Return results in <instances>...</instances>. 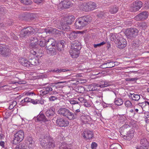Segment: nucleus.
Here are the masks:
<instances>
[{
    "mask_svg": "<svg viewBox=\"0 0 149 149\" xmlns=\"http://www.w3.org/2000/svg\"><path fill=\"white\" fill-rule=\"evenodd\" d=\"M33 39H31V41L29 45V47L33 49L30 51V53L33 55H36L38 52L39 49V45L37 43L38 40L37 38L34 37L33 38Z\"/></svg>",
    "mask_w": 149,
    "mask_h": 149,
    "instance_id": "nucleus-1",
    "label": "nucleus"
},
{
    "mask_svg": "<svg viewBox=\"0 0 149 149\" xmlns=\"http://www.w3.org/2000/svg\"><path fill=\"white\" fill-rule=\"evenodd\" d=\"M24 137V131L22 130H19L14 135V138L12 143L16 145L22 141Z\"/></svg>",
    "mask_w": 149,
    "mask_h": 149,
    "instance_id": "nucleus-2",
    "label": "nucleus"
},
{
    "mask_svg": "<svg viewBox=\"0 0 149 149\" xmlns=\"http://www.w3.org/2000/svg\"><path fill=\"white\" fill-rule=\"evenodd\" d=\"M138 32V30L136 28H130L126 30L125 34L128 38L132 39L136 37Z\"/></svg>",
    "mask_w": 149,
    "mask_h": 149,
    "instance_id": "nucleus-3",
    "label": "nucleus"
},
{
    "mask_svg": "<svg viewBox=\"0 0 149 149\" xmlns=\"http://www.w3.org/2000/svg\"><path fill=\"white\" fill-rule=\"evenodd\" d=\"M51 137L48 134H45L41 135L40 138V143L42 147H45L48 141L51 139Z\"/></svg>",
    "mask_w": 149,
    "mask_h": 149,
    "instance_id": "nucleus-4",
    "label": "nucleus"
},
{
    "mask_svg": "<svg viewBox=\"0 0 149 149\" xmlns=\"http://www.w3.org/2000/svg\"><path fill=\"white\" fill-rule=\"evenodd\" d=\"M142 6V3L141 1H136L131 4L130 9L131 12H135L138 11Z\"/></svg>",
    "mask_w": 149,
    "mask_h": 149,
    "instance_id": "nucleus-5",
    "label": "nucleus"
},
{
    "mask_svg": "<svg viewBox=\"0 0 149 149\" xmlns=\"http://www.w3.org/2000/svg\"><path fill=\"white\" fill-rule=\"evenodd\" d=\"M116 43L118 47L121 49L124 48L127 44L126 39L121 36L118 38L117 37Z\"/></svg>",
    "mask_w": 149,
    "mask_h": 149,
    "instance_id": "nucleus-6",
    "label": "nucleus"
},
{
    "mask_svg": "<svg viewBox=\"0 0 149 149\" xmlns=\"http://www.w3.org/2000/svg\"><path fill=\"white\" fill-rule=\"evenodd\" d=\"M56 123L58 126L66 127L68 125L69 122L66 120L59 117L56 120Z\"/></svg>",
    "mask_w": 149,
    "mask_h": 149,
    "instance_id": "nucleus-7",
    "label": "nucleus"
},
{
    "mask_svg": "<svg viewBox=\"0 0 149 149\" xmlns=\"http://www.w3.org/2000/svg\"><path fill=\"white\" fill-rule=\"evenodd\" d=\"M48 83L44 84H42V86H44L43 87V91H42L41 93L43 95H45L48 93L50 91H51L53 90L52 88L56 87L54 84H53L52 85L46 86V85L48 84Z\"/></svg>",
    "mask_w": 149,
    "mask_h": 149,
    "instance_id": "nucleus-8",
    "label": "nucleus"
},
{
    "mask_svg": "<svg viewBox=\"0 0 149 149\" xmlns=\"http://www.w3.org/2000/svg\"><path fill=\"white\" fill-rule=\"evenodd\" d=\"M81 136L86 140H90L93 137V134L92 131L87 130L83 132L81 134Z\"/></svg>",
    "mask_w": 149,
    "mask_h": 149,
    "instance_id": "nucleus-9",
    "label": "nucleus"
},
{
    "mask_svg": "<svg viewBox=\"0 0 149 149\" xmlns=\"http://www.w3.org/2000/svg\"><path fill=\"white\" fill-rule=\"evenodd\" d=\"M33 29L31 26H29L26 28L24 29L21 32V36L24 37L26 35H29L33 32Z\"/></svg>",
    "mask_w": 149,
    "mask_h": 149,
    "instance_id": "nucleus-10",
    "label": "nucleus"
},
{
    "mask_svg": "<svg viewBox=\"0 0 149 149\" xmlns=\"http://www.w3.org/2000/svg\"><path fill=\"white\" fill-rule=\"evenodd\" d=\"M148 16V13L146 11H143L136 16L135 19L137 21L144 20L147 18Z\"/></svg>",
    "mask_w": 149,
    "mask_h": 149,
    "instance_id": "nucleus-11",
    "label": "nucleus"
},
{
    "mask_svg": "<svg viewBox=\"0 0 149 149\" xmlns=\"http://www.w3.org/2000/svg\"><path fill=\"white\" fill-rule=\"evenodd\" d=\"M127 133L124 134V133L121 134V136L123 137L124 139L129 140L132 139L134 136V132L132 130H130L128 132H126Z\"/></svg>",
    "mask_w": 149,
    "mask_h": 149,
    "instance_id": "nucleus-12",
    "label": "nucleus"
},
{
    "mask_svg": "<svg viewBox=\"0 0 149 149\" xmlns=\"http://www.w3.org/2000/svg\"><path fill=\"white\" fill-rule=\"evenodd\" d=\"M65 117L67 118L68 120H74L77 118L74 112H72L68 109L67 112L65 114Z\"/></svg>",
    "mask_w": 149,
    "mask_h": 149,
    "instance_id": "nucleus-13",
    "label": "nucleus"
},
{
    "mask_svg": "<svg viewBox=\"0 0 149 149\" xmlns=\"http://www.w3.org/2000/svg\"><path fill=\"white\" fill-rule=\"evenodd\" d=\"M56 41L53 38H50L46 41V48L47 49H49L51 48L49 47H54L55 45Z\"/></svg>",
    "mask_w": 149,
    "mask_h": 149,
    "instance_id": "nucleus-14",
    "label": "nucleus"
},
{
    "mask_svg": "<svg viewBox=\"0 0 149 149\" xmlns=\"http://www.w3.org/2000/svg\"><path fill=\"white\" fill-rule=\"evenodd\" d=\"M60 4L61 5H62V8L65 9L68 8L72 6V5L71 2L68 0L62 1L60 3Z\"/></svg>",
    "mask_w": 149,
    "mask_h": 149,
    "instance_id": "nucleus-15",
    "label": "nucleus"
},
{
    "mask_svg": "<svg viewBox=\"0 0 149 149\" xmlns=\"http://www.w3.org/2000/svg\"><path fill=\"white\" fill-rule=\"evenodd\" d=\"M55 109L53 107H50L49 109L47 110L45 112L46 116L48 117H52L54 114L55 112Z\"/></svg>",
    "mask_w": 149,
    "mask_h": 149,
    "instance_id": "nucleus-16",
    "label": "nucleus"
},
{
    "mask_svg": "<svg viewBox=\"0 0 149 149\" xmlns=\"http://www.w3.org/2000/svg\"><path fill=\"white\" fill-rule=\"evenodd\" d=\"M36 122L42 121L44 122H46L48 120L45 117V115L43 113H40L37 116L36 119L35 120Z\"/></svg>",
    "mask_w": 149,
    "mask_h": 149,
    "instance_id": "nucleus-17",
    "label": "nucleus"
},
{
    "mask_svg": "<svg viewBox=\"0 0 149 149\" xmlns=\"http://www.w3.org/2000/svg\"><path fill=\"white\" fill-rule=\"evenodd\" d=\"M80 107L81 105L79 102L74 106H73V109L74 111H75L74 112L75 114H76V115L77 118L79 116Z\"/></svg>",
    "mask_w": 149,
    "mask_h": 149,
    "instance_id": "nucleus-18",
    "label": "nucleus"
},
{
    "mask_svg": "<svg viewBox=\"0 0 149 149\" xmlns=\"http://www.w3.org/2000/svg\"><path fill=\"white\" fill-rule=\"evenodd\" d=\"M82 23L84 24L85 26L88 24L91 20V18L89 16H83L79 18Z\"/></svg>",
    "mask_w": 149,
    "mask_h": 149,
    "instance_id": "nucleus-19",
    "label": "nucleus"
},
{
    "mask_svg": "<svg viewBox=\"0 0 149 149\" xmlns=\"http://www.w3.org/2000/svg\"><path fill=\"white\" fill-rule=\"evenodd\" d=\"M10 50L8 47L4 46V47L0 52V54L5 56H8L10 54Z\"/></svg>",
    "mask_w": 149,
    "mask_h": 149,
    "instance_id": "nucleus-20",
    "label": "nucleus"
},
{
    "mask_svg": "<svg viewBox=\"0 0 149 149\" xmlns=\"http://www.w3.org/2000/svg\"><path fill=\"white\" fill-rule=\"evenodd\" d=\"M70 53L73 58H77L78 57L79 53V50L71 48Z\"/></svg>",
    "mask_w": 149,
    "mask_h": 149,
    "instance_id": "nucleus-21",
    "label": "nucleus"
},
{
    "mask_svg": "<svg viewBox=\"0 0 149 149\" xmlns=\"http://www.w3.org/2000/svg\"><path fill=\"white\" fill-rule=\"evenodd\" d=\"M71 48L77 49L78 50H80L81 48L80 43L77 40H75L71 44Z\"/></svg>",
    "mask_w": 149,
    "mask_h": 149,
    "instance_id": "nucleus-22",
    "label": "nucleus"
},
{
    "mask_svg": "<svg viewBox=\"0 0 149 149\" xmlns=\"http://www.w3.org/2000/svg\"><path fill=\"white\" fill-rule=\"evenodd\" d=\"M111 83L107 81H102L100 82V84L98 85V86L100 88H103L111 86Z\"/></svg>",
    "mask_w": 149,
    "mask_h": 149,
    "instance_id": "nucleus-23",
    "label": "nucleus"
},
{
    "mask_svg": "<svg viewBox=\"0 0 149 149\" xmlns=\"http://www.w3.org/2000/svg\"><path fill=\"white\" fill-rule=\"evenodd\" d=\"M75 25L76 29H81L83 27L85 26L84 24L82 23L79 19L75 22Z\"/></svg>",
    "mask_w": 149,
    "mask_h": 149,
    "instance_id": "nucleus-24",
    "label": "nucleus"
},
{
    "mask_svg": "<svg viewBox=\"0 0 149 149\" xmlns=\"http://www.w3.org/2000/svg\"><path fill=\"white\" fill-rule=\"evenodd\" d=\"M68 109L66 108H61L58 109L57 112L60 116L65 117Z\"/></svg>",
    "mask_w": 149,
    "mask_h": 149,
    "instance_id": "nucleus-25",
    "label": "nucleus"
},
{
    "mask_svg": "<svg viewBox=\"0 0 149 149\" xmlns=\"http://www.w3.org/2000/svg\"><path fill=\"white\" fill-rule=\"evenodd\" d=\"M51 140H49L48 142V143H47L46 145V146H47V147L49 148H54L56 146V144L55 143V141L53 140V139L51 137Z\"/></svg>",
    "mask_w": 149,
    "mask_h": 149,
    "instance_id": "nucleus-26",
    "label": "nucleus"
},
{
    "mask_svg": "<svg viewBox=\"0 0 149 149\" xmlns=\"http://www.w3.org/2000/svg\"><path fill=\"white\" fill-rule=\"evenodd\" d=\"M79 33L80 32L79 31H73L69 34V38L70 40L75 39L78 36V35Z\"/></svg>",
    "mask_w": 149,
    "mask_h": 149,
    "instance_id": "nucleus-27",
    "label": "nucleus"
},
{
    "mask_svg": "<svg viewBox=\"0 0 149 149\" xmlns=\"http://www.w3.org/2000/svg\"><path fill=\"white\" fill-rule=\"evenodd\" d=\"M130 128V126L127 124H125L123 125V126L120 129V132L121 134L124 133V132H127V129Z\"/></svg>",
    "mask_w": 149,
    "mask_h": 149,
    "instance_id": "nucleus-28",
    "label": "nucleus"
},
{
    "mask_svg": "<svg viewBox=\"0 0 149 149\" xmlns=\"http://www.w3.org/2000/svg\"><path fill=\"white\" fill-rule=\"evenodd\" d=\"M19 63L25 67H29L30 66H31L29 60L28 61L27 60L22 59L19 61Z\"/></svg>",
    "mask_w": 149,
    "mask_h": 149,
    "instance_id": "nucleus-29",
    "label": "nucleus"
},
{
    "mask_svg": "<svg viewBox=\"0 0 149 149\" xmlns=\"http://www.w3.org/2000/svg\"><path fill=\"white\" fill-rule=\"evenodd\" d=\"M114 103L116 105L118 106H121L123 103V100L120 98L116 97L115 99Z\"/></svg>",
    "mask_w": 149,
    "mask_h": 149,
    "instance_id": "nucleus-30",
    "label": "nucleus"
},
{
    "mask_svg": "<svg viewBox=\"0 0 149 149\" xmlns=\"http://www.w3.org/2000/svg\"><path fill=\"white\" fill-rule=\"evenodd\" d=\"M75 17L71 15L68 16L66 19V24H68L71 25Z\"/></svg>",
    "mask_w": 149,
    "mask_h": 149,
    "instance_id": "nucleus-31",
    "label": "nucleus"
},
{
    "mask_svg": "<svg viewBox=\"0 0 149 149\" xmlns=\"http://www.w3.org/2000/svg\"><path fill=\"white\" fill-rule=\"evenodd\" d=\"M78 90L79 92L81 93H83L85 92L86 91H94L95 90V89H94V88L93 89V87L92 88L89 89V90H86V89L83 86H79L78 88Z\"/></svg>",
    "mask_w": 149,
    "mask_h": 149,
    "instance_id": "nucleus-32",
    "label": "nucleus"
},
{
    "mask_svg": "<svg viewBox=\"0 0 149 149\" xmlns=\"http://www.w3.org/2000/svg\"><path fill=\"white\" fill-rule=\"evenodd\" d=\"M140 144L143 147L147 146L148 145V142L147 139L143 138L140 141Z\"/></svg>",
    "mask_w": 149,
    "mask_h": 149,
    "instance_id": "nucleus-33",
    "label": "nucleus"
},
{
    "mask_svg": "<svg viewBox=\"0 0 149 149\" xmlns=\"http://www.w3.org/2000/svg\"><path fill=\"white\" fill-rule=\"evenodd\" d=\"M90 11L95 9L97 7L96 4L95 3L90 2L88 3Z\"/></svg>",
    "mask_w": 149,
    "mask_h": 149,
    "instance_id": "nucleus-34",
    "label": "nucleus"
},
{
    "mask_svg": "<svg viewBox=\"0 0 149 149\" xmlns=\"http://www.w3.org/2000/svg\"><path fill=\"white\" fill-rule=\"evenodd\" d=\"M31 65H37L39 63V61L38 60L36 59L35 58H31L29 59Z\"/></svg>",
    "mask_w": 149,
    "mask_h": 149,
    "instance_id": "nucleus-35",
    "label": "nucleus"
},
{
    "mask_svg": "<svg viewBox=\"0 0 149 149\" xmlns=\"http://www.w3.org/2000/svg\"><path fill=\"white\" fill-rule=\"evenodd\" d=\"M52 72L56 73H61V72H65L68 71H70V70H66L65 69L55 68L52 69Z\"/></svg>",
    "mask_w": 149,
    "mask_h": 149,
    "instance_id": "nucleus-36",
    "label": "nucleus"
},
{
    "mask_svg": "<svg viewBox=\"0 0 149 149\" xmlns=\"http://www.w3.org/2000/svg\"><path fill=\"white\" fill-rule=\"evenodd\" d=\"M129 97H131L132 99L135 101H138L140 98V97L139 95L138 94H134L130 93L129 95Z\"/></svg>",
    "mask_w": 149,
    "mask_h": 149,
    "instance_id": "nucleus-37",
    "label": "nucleus"
},
{
    "mask_svg": "<svg viewBox=\"0 0 149 149\" xmlns=\"http://www.w3.org/2000/svg\"><path fill=\"white\" fill-rule=\"evenodd\" d=\"M118 10V7L116 6H111L109 11L111 14L116 13Z\"/></svg>",
    "mask_w": 149,
    "mask_h": 149,
    "instance_id": "nucleus-38",
    "label": "nucleus"
},
{
    "mask_svg": "<svg viewBox=\"0 0 149 149\" xmlns=\"http://www.w3.org/2000/svg\"><path fill=\"white\" fill-rule=\"evenodd\" d=\"M38 43V44L39 43V44H38L39 46V45L42 47H44L45 46H46V40L43 38H42Z\"/></svg>",
    "mask_w": 149,
    "mask_h": 149,
    "instance_id": "nucleus-39",
    "label": "nucleus"
},
{
    "mask_svg": "<svg viewBox=\"0 0 149 149\" xmlns=\"http://www.w3.org/2000/svg\"><path fill=\"white\" fill-rule=\"evenodd\" d=\"M116 63V62H113L112 61L108 62H107L106 63H105V64H104V65H102V66L103 65H104L105 64H106L107 65V67L103 68H111L115 66V64L114 63Z\"/></svg>",
    "mask_w": 149,
    "mask_h": 149,
    "instance_id": "nucleus-40",
    "label": "nucleus"
},
{
    "mask_svg": "<svg viewBox=\"0 0 149 149\" xmlns=\"http://www.w3.org/2000/svg\"><path fill=\"white\" fill-rule=\"evenodd\" d=\"M81 8L83 11H90L88 3L83 4L81 5Z\"/></svg>",
    "mask_w": 149,
    "mask_h": 149,
    "instance_id": "nucleus-41",
    "label": "nucleus"
},
{
    "mask_svg": "<svg viewBox=\"0 0 149 149\" xmlns=\"http://www.w3.org/2000/svg\"><path fill=\"white\" fill-rule=\"evenodd\" d=\"M27 143L28 144L29 147L32 148L33 147L32 144L34 143V141L33 140L32 138L29 136L27 137Z\"/></svg>",
    "mask_w": 149,
    "mask_h": 149,
    "instance_id": "nucleus-42",
    "label": "nucleus"
},
{
    "mask_svg": "<svg viewBox=\"0 0 149 149\" xmlns=\"http://www.w3.org/2000/svg\"><path fill=\"white\" fill-rule=\"evenodd\" d=\"M89 118V116L82 115L80 117V119L82 122L85 123H88V121L89 120L88 118Z\"/></svg>",
    "mask_w": 149,
    "mask_h": 149,
    "instance_id": "nucleus-43",
    "label": "nucleus"
},
{
    "mask_svg": "<svg viewBox=\"0 0 149 149\" xmlns=\"http://www.w3.org/2000/svg\"><path fill=\"white\" fill-rule=\"evenodd\" d=\"M56 31V29L53 28H49L46 29V32L47 33L49 34H53Z\"/></svg>",
    "mask_w": 149,
    "mask_h": 149,
    "instance_id": "nucleus-44",
    "label": "nucleus"
},
{
    "mask_svg": "<svg viewBox=\"0 0 149 149\" xmlns=\"http://www.w3.org/2000/svg\"><path fill=\"white\" fill-rule=\"evenodd\" d=\"M32 99L29 97H26L22 100L20 102L22 104H24V103L25 102L27 103L29 102L31 103V102L32 101Z\"/></svg>",
    "mask_w": 149,
    "mask_h": 149,
    "instance_id": "nucleus-45",
    "label": "nucleus"
},
{
    "mask_svg": "<svg viewBox=\"0 0 149 149\" xmlns=\"http://www.w3.org/2000/svg\"><path fill=\"white\" fill-rule=\"evenodd\" d=\"M138 25L141 29H145L147 27V24L144 22L139 23L138 24Z\"/></svg>",
    "mask_w": 149,
    "mask_h": 149,
    "instance_id": "nucleus-46",
    "label": "nucleus"
},
{
    "mask_svg": "<svg viewBox=\"0 0 149 149\" xmlns=\"http://www.w3.org/2000/svg\"><path fill=\"white\" fill-rule=\"evenodd\" d=\"M17 103L16 101H13L10 102V106L9 108L10 109H13L17 104Z\"/></svg>",
    "mask_w": 149,
    "mask_h": 149,
    "instance_id": "nucleus-47",
    "label": "nucleus"
},
{
    "mask_svg": "<svg viewBox=\"0 0 149 149\" xmlns=\"http://www.w3.org/2000/svg\"><path fill=\"white\" fill-rule=\"evenodd\" d=\"M27 147L24 143H20L17 147L16 149H26Z\"/></svg>",
    "mask_w": 149,
    "mask_h": 149,
    "instance_id": "nucleus-48",
    "label": "nucleus"
},
{
    "mask_svg": "<svg viewBox=\"0 0 149 149\" xmlns=\"http://www.w3.org/2000/svg\"><path fill=\"white\" fill-rule=\"evenodd\" d=\"M125 105L127 108H131L132 107V104L129 100L126 101L125 103Z\"/></svg>",
    "mask_w": 149,
    "mask_h": 149,
    "instance_id": "nucleus-49",
    "label": "nucleus"
},
{
    "mask_svg": "<svg viewBox=\"0 0 149 149\" xmlns=\"http://www.w3.org/2000/svg\"><path fill=\"white\" fill-rule=\"evenodd\" d=\"M68 101L72 105V106L76 105V104L79 102L77 100H74L73 99L68 100Z\"/></svg>",
    "mask_w": 149,
    "mask_h": 149,
    "instance_id": "nucleus-50",
    "label": "nucleus"
},
{
    "mask_svg": "<svg viewBox=\"0 0 149 149\" xmlns=\"http://www.w3.org/2000/svg\"><path fill=\"white\" fill-rule=\"evenodd\" d=\"M121 36H118L117 34H112L111 37V40L112 41H116L117 40V38L118 37V38L120 37Z\"/></svg>",
    "mask_w": 149,
    "mask_h": 149,
    "instance_id": "nucleus-51",
    "label": "nucleus"
},
{
    "mask_svg": "<svg viewBox=\"0 0 149 149\" xmlns=\"http://www.w3.org/2000/svg\"><path fill=\"white\" fill-rule=\"evenodd\" d=\"M20 1L21 3L26 5H29L31 2V0H20Z\"/></svg>",
    "mask_w": 149,
    "mask_h": 149,
    "instance_id": "nucleus-52",
    "label": "nucleus"
},
{
    "mask_svg": "<svg viewBox=\"0 0 149 149\" xmlns=\"http://www.w3.org/2000/svg\"><path fill=\"white\" fill-rule=\"evenodd\" d=\"M79 102H81V103H86V99H85L83 97H78V100H77Z\"/></svg>",
    "mask_w": 149,
    "mask_h": 149,
    "instance_id": "nucleus-53",
    "label": "nucleus"
},
{
    "mask_svg": "<svg viewBox=\"0 0 149 149\" xmlns=\"http://www.w3.org/2000/svg\"><path fill=\"white\" fill-rule=\"evenodd\" d=\"M59 149H70L68 148L67 145L65 143H62L61 146L59 147Z\"/></svg>",
    "mask_w": 149,
    "mask_h": 149,
    "instance_id": "nucleus-54",
    "label": "nucleus"
},
{
    "mask_svg": "<svg viewBox=\"0 0 149 149\" xmlns=\"http://www.w3.org/2000/svg\"><path fill=\"white\" fill-rule=\"evenodd\" d=\"M106 43V42L103 41L100 43L97 44H94V47L95 48H97V47H99L100 46L103 45Z\"/></svg>",
    "mask_w": 149,
    "mask_h": 149,
    "instance_id": "nucleus-55",
    "label": "nucleus"
},
{
    "mask_svg": "<svg viewBox=\"0 0 149 149\" xmlns=\"http://www.w3.org/2000/svg\"><path fill=\"white\" fill-rule=\"evenodd\" d=\"M57 49L59 51H61L62 49H63V45H61V44L59 45V44H58L56 45Z\"/></svg>",
    "mask_w": 149,
    "mask_h": 149,
    "instance_id": "nucleus-56",
    "label": "nucleus"
},
{
    "mask_svg": "<svg viewBox=\"0 0 149 149\" xmlns=\"http://www.w3.org/2000/svg\"><path fill=\"white\" fill-rule=\"evenodd\" d=\"M57 98L56 96H51L49 98V100L50 101H53L55 100H57Z\"/></svg>",
    "mask_w": 149,
    "mask_h": 149,
    "instance_id": "nucleus-57",
    "label": "nucleus"
},
{
    "mask_svg": "<svg viewBox=\"0 0 149 149\" xmlns=\"http://www.w3.org/2000/svg\"><path fill=\"white\" fill-rule=\"evenodd\" d=\"M97 146V144L95 142H93L91 144V148L92 149H96Z\"/></svg>",
    "mask_w": 149,
    "mask_h": 149,
    "instance_id": "nucleus-58",
    "label": "nucleus"
},
{
    "mask_svg": "<svg viewBox=\"0 0 149 149\" xmlns=\"http://www.w3.org/2000/svg\"><path fill=\"white\" fill-rule=\"evenodd\" d=\"M49 50V51L50 52V53L52 55H54L56 54V52L55 49H54V50H53V49H52L51 48Z\"/></svg>",
    "mask_w": 149,
    "mask_h": 149,
    "instance_id": "nucleus-59",
    "label": "nucleus"
},
{
    "mask_svg": "<svg viewBox=\"0 0 149 149\" xmlns=\"http://www.w3.org/2000/svg\"><path fill=\"white\" fill-rule=\"evenodd\" d=\"M31 103H32L33 104H36L39 103L40 101L39 100H34L32 99Z\"/></svg>",
    "mask_w": 149,
    "mask_h": 149,
    "instance_id": "nucleus-60",
    "label": "nucleus"
},
{
    "mask_svg": "<svg viewBox=\"0 0 149 149\" xmlns=\"http://www.w3.org/2000/svg\"><path fill=\"white\" fill-rule=\"evenodd\" d=\"M137 78H127L126 79L127 81H132L135 82L137 80Z\"/></svg>",
    "mask_w": 149,
    "mask_h": 149,
    "instance_id": "nucleus-61",
    "label": "nucleus"
},
{
    "mask_svg": "<svg viewBox=\"0 0 149 149\" xmlns=\"http://www.w3.org/2000/svg\"><path fill=\"white\" fill-rule=\"evenodd\" d=\"M115 144H112L110 146V149H121V147L118 146V147H117L116 146L114 147V146Z\"/></svg>",
    "mask_w": 149,
    "mask_h": 149,
    "instance_id": "nucleus-62",
    "label": "nucleus"
},
{
    "mask_svg": "<svg viewBox=\"0 0 149 149\" xmlns=\"http://www.w3.org/2000/svg\"><path fill=\"white\" fill-rule=\"evenodd\" d=\"M136 149H149V148L147 146L143 147L142 146H140L139 147H136Z\"/></svg>",
    "mask_w": 149,
    "mask_h": 149,
    "instance_id": "nucleus-63",
    "label": "nucleus"
},
{
    "mask_svg": "<svg viewBox=\"0 0 149 149\" xmlns=\"http://www.w3.org/2000/svg\"><path fill=\"white\" fill-rule=\"evenodd\" d=\"M11 36L12 38L16 40H18V38L17 37L16 35H15L14 34L12 33V35H11Z\"/></svg>",
    "mask_w": 149,
    "mask_h": 149,
    "instance_id": "nucleus-64",
    "label": "nucleus"
}]
</instances>
